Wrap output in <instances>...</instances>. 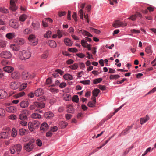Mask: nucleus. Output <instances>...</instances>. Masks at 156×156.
I'll return each mask as SVG.
<instances>
[{
    "label": "nucleus",
    "mask_w": 156,
    "mask_h": 156,
    "mask_svg": "<svg viewBox=\"0 0 156 156\" xmlns=\"http://www.w3.org/2000/svg\"><path fill=\"white\" fill-rule=\"evenodd\" d=\"M19 86L17 85V83L15 82H12L10 83V87L12 89L15 90L17 89Z\"/></svg>",
    "instance_id": "nucleus-24"
},
{
    "label": "nucleus",
    "mask_w": 156,
    "mask_h": 156,
    "mask_svg": "<svg viewBox=\"0 0 156 156\" xmlns=\"http://www.w3.org/2000/svg\"><path fill=\"white\" fill-rule=\"evenodd\" d=\"M7 95V93L5 90H0V98L3 99L5 98Z\"/></svg>",
    "instance_id": "nucleus-22"
},
{
    "label": "nucleus",
    "mask_w": 156,
    "mask_h": 156,
    "mask_svg": "<svg viewBox=\"0 0 156 156\" xmlns=\"http://www.w3.org/2000/svg\"><path fill=\"white\" fill-rule=\"evenodd\" d=\"M25 94V93L23 91L20 92L16 95V98H19V97L23 96Z\"/></svg>",
    "instance_id": "nucleus-43"
},
{
    "label": "nucleus",
    "mask_w": 156,
    "mask_h": 156,
    "mask_svg": "<svg viewBox=\"0 0 156 156\" xmlns=\"http://www.w3.org/2000/svg\"><path fill=\"white\" fill-rule=\"evenodd\" d=\"M78 66L79 64L78 63H75L72 65L69 66V67L71 69L75 70L77 69Z\"/></svg>",
    "instance_id": "nucleus-30"
},
{
    "label": "nucleus",
    "mask_w": 156,
    "mask_h": 156,
    "mask_svg": "<svg viewBox=\"0 0 156 156\" xmlns=\"http://www.w3.org/2000/svg\"><path fill=\"white\" fill-rule=\"evenodd\" d=\"M54 116V114L51 111L45 112L44 115V117L47 119H50Z\"/></svg>",
    "instance_id": "nucleus-13"
},
{
    "label": "nucleus",
    "mask_w": 156,
    "mask_h": 156,
    "mask_svg": "<svg viewBox=\"0 0 156 156\" xmlns=\"http://www.w3.org/2000/svg\"><path fill=\"white\" fill-rule=\"evenodd\" d=\"M11 77L14 79H18L20 78V75L18 71H14L11 74Z\"/></svg>",
    "instance_id": "nucleus-12"
},
{
    "label": "nucleus",
    "mask_w": 156,
    "mask_h": 156,
    "mask_svg": "<svg viewBox=\"0 0 156 156\" xmlns=\"http://www.w3.org/2000/svg\"><path fill=\"white\" fill-rule=\"evenodd\" d=\"M8 137V133L6 132H3L2 133L1 138H7Z\"/></svg>",
    "instance_id": "nucleus-46"
},
{
    "label": "nucleus",
    "mask_w": 156,
    "mask_h": 156,
    "mask_svg": "<svg viewBox=\"0 0 156 156\" xmlns=\"http://www.w3.org/2000/svg\"><path fill=\"white\" fill-rule=\"evenodd\" d=\"M64 42L65 44L68 46H71L72 45V43L70 40L68 38H66L64 39Z\"/></svg>",
    "instance_id": "nucleus-29"
},
{
    "label": "nucleus",
    "mask_w": 156,
    "mask_h": 156,
    "mask_svg": "<svg viewBox=\"0 0 156 156\" xmlns=\"http://www.w3.org/2000/svg\"><path fill=\"white\" fill-rule=\"evenodd\" d=\"M81 43L82 46L84 47H86L87 46L86 44H88L87 43V41L84 40H82L81 41Z\"/></svg>",
    "instance_id": "nucleus-53"
},
{
    "label": "nucleus",
    "mask_w": 156,
    "mask_h": 156,
    "mask_svg": "<svg viewBox=\"0 0 156 156\" xmlns=\"http://www.w3.org/2000/svg\"><path fill=\"white\" fill-rule=\"evenodd\" d=\"M44 91L41 88H39L36 90L34 92V94L37 97H39L44 94Z\"/></svg>",
    "instance_id": "nucleus-14"
},
{
    "label": "nucleus",
    "mask_w": 156,
    "mask_h": 156,
    "mask_svg": "<svg viewBox=\"0 0 156 156\" xmlns=\"http://www.w3.org/2000/svg\"><path fill=\"white\" fill-rule=\"evenodd\" d=\"M48 129V124L45 123L44 122L42 124L40 127V129L43 131H45Z\"/></svg>",
    "instance_id": "nucleus-18"
},
{
    "label": "nucleus",
    "mask_w": 156,
    "mask_h": 156,
    "mask_svg": "<svg viewBox=\"0 0 156 156\" xmlns=\"http://www.w3.org/2000/svg\"><path fill=\"white\" fill-rule=\"evenodd\" d=\"M133 124L131 126H128L127 128H126L124 130L122 131L121 133L118 136L120 137L122 135H125L129 133V130L131 129L133 127Z\"/></svg>",
    "instance_id": "nucleus-6"
},
{
    "label": "nucleus",
    "mask_w": 156,
    "mask_h": 156,
    "mask_svg": "<svg viewBox=\"0 0 156 156\" xmlns=\"http://www.w3.org/2000/svg\"><path fill=\"white\" fill-rule=\"evenodd\" d=\"M68 125V123L64 121H61L59 123V125L62 129L65 128Z\"/></svg>",
    "instance_id": "nucleus-25"
},
{
    "label": "nucleus",
    "mask_w": 156,
    "mask_h": 156,
    "mask_svg": "<svg viewBox=\"0 0 156 156\" xmlns=\"http://www.w3.org/2000/svg\"><path fill=\"white\" fill-rule=\"evenodd\" d=\"M48 44L51 48H55L57 46L56 42L53 40H50L48 41Z\"/></svg>",
    "instance_id": "nucleus-16"
},
{
    "label": "nucleus",
    "mask_w": 156,
    "mask_h": 156,
    "mask_svg": "<svg viewBox=\"0 0 156 156\" xmlns=\"http://www.w3.org/2000/svg\"><path fill=\"white\" fill-rule=\"evenodd\" d=\"M120 76L118 74L116 75H111L109 76V78L111 80L114 79H117L120 77Z\"/></svg>",
    "instance_id": "nucleus-38"
},
{
    "label": "nucleus",
    "mask_w": 156,
    "mask_h": 156,
    "mask_svg": "<svg viewBox=\"0 0 156 156\" xmlns=\"http://www.w3.org/2000/svg\"><path fill=\"white\" fill-rule=\"evenodd\" d=\"M142 16L141 14L139 12H136V13L131 15L128 18V19L134 21L136 20V18L138 17L141 18H142Z\"/></svg>",
    "instance_id": "nucleus-7"
},
{
    "label": "nucleus",
    "mask_w": 156,
    "mask_h": 156,
    "mask_svg": "<svg viewBox=\"0 0 156 156\" xmlns=\"http://www.w3.org/2000/svg\"><path fill=\"white\" fill-rule=\"evenodd\" d=\"M30 44L32 46L36 45L38 43V40L36 38L35 36L34 35H30L28 37Z\"/></svg>",
    "instance_id": "nucleus-3"
},
{
    "label": "nucleus",
    "mask_w": 156,
    "mask_h": 156,
    "mask_svg": "<svg viewBox=\"0 0 156 156\" xmlns=\"http://www.w3.org/2000/svg\"><path fill=\"white\" fill-rule=\"evenodd\" d=\"M17 0H11L10 2V9L12 11H14L17 9V7L16 5L15 2H16Z\"/></svg>",
    "instance_id": "nucleus-9"
},
{
    "label": "nucleus",
    "mask_w": 156,
    "mask_h": 156,
    "mask_svg": "<svg viewBox=\"0 0 156 156\" xmlns=\"http://www.w3.org/2000/svg\"><path fill=\"white\" fill-rule=\"evenodd\" d=\"M80 83L85 85H89L90 83V81L89 80H86L80 81Z\"/></svg>",
    "instance_id": "nucleus-48"
},
{
    "label": "nucleus",
    "mask_w": 156,
    "mask_h": 156,
    "mask_svg": "<svg viewBox=\"0 0 156 156\" xmlns=\"http://www.w3.org/2000/svg\"><path fill=\"white\" fill-rule=\"evenodd\" d=\"M51 32L50 31H48L44 34V37L46 38H48L51 37Z\"/></svg>",
    "instance_id": "nucleus-44"
},
{
    "label": "nucleus",
    "mask_w": 156,
    "mask_h": 156,
    "mask_svg": "<svg viewBox=\"0 0 156 156\" xmlns=\"http://www.w3.org/2000/svg\"><path fill=\"white\" fill-rule=\"evenodd\" d=\"M9 24L11 27L14 28H17L19 26L17 21L16 20H11L9 21Z\"/></svg>",
    "instance_id": "nucleus-10"
},
{
    "label": "nucleus",
    "mask_w": 156,
    "mask_h": 156,
    "mask_svg": "<svg viewBox=\"0 0 156 156\" xmlns=\"http://www.w3.org/2000/svg\"><path fill=\"white\" fill-rule=\"evenodd\" d=\"M20 105L22 108H25L28 106L29 103L28 101H23L21 102Z\"/></svg>",
    "instance_id": "nucleus-23"
},
{
    "label": "nucleus",
    "mask_w": 156,
    "mask_h": 156,
    "mask_svg": "<svg viewBox=\"0 0 156 156\" xmlns=\"http://www.w3.org/2000/svg\"><path fill=\"white\" fill-rule=\"evenodd\" d=\"M64 78L66 80H70L72 79V76L69 74H66L64 75L63 76Z\"/></svg>",
    "instance_id": "nucleus-28"
},
{
    "label": "nucleus",
    "mask_w": 156,
    "mask_h": 156,
    "mask_svg": "<svg viewBox=\"0 0 156 156\" xmlns=\"http://www.w3.org/2000/svg\"><path fill=\"white\" fill-rule=\"evenodd\" d=\"M52 83V80L49 77L48 78L46 81V83L48 84H51Z\"/></svg>",
    "instance_id": "nucleus-60"
},
{
    "label": "nucleus",
    "mask_w": 156,
    "mask_h": 156,
    "mask_svg": "<svg viewBox=\"0 0 156 156\" xmlns=\"http://www.w3.org/2000/svg\"><path fill=\"white\" fill-rule=\"evenodd\" d=\"M30 114L29 111L27 110H24L19 115V118L22 120H27V115Z\"/></svg>",
    "instance_id": "nucleus-2"
},
{
    "label": "nucleus",
    "mask_w": 156,
    "mask_h": 156,
    "mask_svg": "<svg viewBox=\"0 0 156 156\" xmlns=\"http://www.w3.org/2000/svg\"><path fill=\"white\" fill-rule=\"evenodd\" d=\"M31 56V54L28 51L23 50L20 51L19 54V57L21 60H26L29 58Z\"/></svg>",
    "instance_id": "nucleus-1"
},
{
    "label": "nucleus",
    "mask_w": 156,
    "mask_h": 156,
    "mask_svg": "<svg viewBox=\"0 0 156 156\" xmlns=\"http://www.w3.org/2000/svg\"><path fill=\"white\" fill-rule=\"evenodd\" d=\"M76 55L81 58H83L85 56V55L82 53H78L76 54Z\"/></svg>",
    "instance_id": "nucleus-62"
},
{
    "label": "nucleus",
    "mask_w": 156,
    "mask_h": 156,
    "mask_svg": "<svg viewBox=\"0 0 156 156\" xmlns=\"http://www.w3.org/2000/svg\"><path fill=\"white\" fill-rule=\"evenodd\" d=\"M96 103V100L95 102H94V101H93V102L91 101H89L87 104V105L90 107H93L95 106V105Z\"/></svg>",
    "instance_id": "nucleus-40"
},
{
    "label": "nucleus",
    "mask_w": 156,
    "mask_h": 156,
    "mask_svg": "<svg viewBox=\"0 0 156 156\" xmlns=\"http://www.w3.org/2000/svg\"><path fill=\"white\" fill-rule=\"evenodd\" d=\"M27 18V16L25 14H22L19 17V20L23 22Z\"/></svg>",
    "instance_id": "nucleus-35"
},
{
    "label": "nucleus",
    "mask_w": 156,
    "mask_h": 156,
    "mask_svg": "<svg viewBox=\"0 0 156 156\" xmlns=\"http://www.w3.org/2000/svg\"><path fill=\"white\" fill-rule=\"evenodd\" d=\"M122 25V23L119 20L115 21L112 24L113 26L115 28L121 26Z\"/></svg>",
    "instance_id": "nucleus-19"
},
{
    "label": "nucleus",
    "mask_w": 156,
    "mask_h": 156,
    "mask_svg": "<svg viewBox=\"0 0 156 156\" xmlns=\"http://www.w3.org/2000/svg\"><path fill=\"white\" fill-rule=\"evenodd\" d=\"M28 128L31 131H34V129H33V127L31 125V122H29L28 125Z\"/></svg>",
    "instance_id": "nucleus-58"
},
{
    "label": "nucleus",
    "mask_w": 156,
    "mask_h": 156,
    "mask_svg": "<svg viewBox=\"0 0 156 156\" xmlns=\"http://www.w3.org/2000/svg\"><path fill=\"white\" fill-rule=\"evenodd\" d=\"M31 32V31L30 29L29 28L26 29L23 31L24 33L26 34H29Z\"/></svg>",
    "instance_id": "nucleus-54"
},
{
    "label": "nucleus",
    "mask_w": 156,
    "mask_h": 156,
    "mask_svg": "<svg viewBox=\"0 0 156 156\" xmlns=\"http://www.w3.org/2000/svg\"><path fill=\"white\" fill-rule=\"evenodd\" d=\"M17 44L19 45H22L24 44L25 40L23 38H20L17 40Z\"/></svg>",
    "instance_id": "nucleus-37"
},
{
    "label": "nucleus",
    "mask_w": 156,
    "mask_h": 156,
    "mask_svg": "<svg viewBox=\"0 0 156 156\" xmlns=\"http://www.w3.org/2000/svg\"><path fill=\"white\" fill-rule=\"evenodd\" d=\"M32 26L34 30H37L40 27V24L38 22L32 23Z\"/></svg>",
    "instance_id": "nucleus-26"
},
{
    "label": "nucleus",
    "mask_w": 156,
    "mask_h": 156,
    "mask_svg": "<svg viewBox=\"0 0 156 156\" xmlns=\"http://www.w3.org/2000/svg\"><path fill=\"white\" fill-rule=\"evenodd\" d=\"M98 87L102 90H104L106 89V87L105 85H98Z\"/></svg>",
    "instance_id": "nucleus-63"
},
{
    "label": "nucleus",
    "mask_w": 156,
    "mask_h": 156,
    "mask_svg": "<svg viewBox=\"0 0 156 156\" xmlns=\"http://www.w3.org/2000/svg\"><path fill=\"white\" fill-rule=\"evenodd\" d=\"M31 125L33 127V129H35L39 127V123L37 121H34L31 123Z\"/></svg>",
    "instance_id": "nucleus-34"
},
{
    "label": "nucleus",
    "mask_w": 156,
    "mask_h": 156,
    "mask_svg": "<svg viewBox=\"0 0 156 156\" xmlns=\"http://www.w3.org/2000/svg\"><path fill=\"white\" fill-rule=\"evenodd\" d=\"M0 46L2 48L5 47L6 46L5 42L2 40H0Z\"/></svg>",
    "instance_id": "nucleus-55"
},
{
    "label": "nucleus",
    "mask_w": 156,
    "mask_h": 156,
    "mask_svg": "<svg viewBox=\"0 0 156 156\" xmlns=\"http://www.w3.org/2000/svg\"><path fill=\"white\" fill-rule=\"evenodd\" d=\"M0 11L2 13H6L8 12V11L7 9L4 8H0Z\"/></svg>",
    "instance_id": "nucleus-49"
},
{
    "label": "nucleus",
    "mask_w": 156,
    "mask_h": 156,
    "mask_svg": "<svg viewBox=\"0 0 156 156\" xmlns=\"http://www.w3.org/2000/svg\"><path fill=\"white\" fill-rule=\"evenodd\" d=\"M17 134L16 129L15 128H13L12 130V136L13 137H15Z\"/></svg>",
    "instance_id": "nucleus-39"
},
{
    "label": "nucleus",
    "mask_w": 156,
    "mask_h": 156,
    "mask_svg": "<svg viewBox=\"0 0 156 156\" xmlns=\"http://www.w3.org/2000/svg\"><path fill=\"white\" fill-rule=\"evenodd\" d=\"M22 148L21 145L20 144H17L15 146V148L17 151V152L18 154L21 150Z\"/></svg>",
    "instance_id": "nucleus-33"
},
{
    "label": "nucleus",
    "mask_w": 156,
    "mask_h": 156,
    "mask_svg": "<svg viewBox=\"0 0 156 156\" xmlns=\"http://www.w3.org/2000/svg\"><path fill=\"white\" fill-rule=\"evenodd\" d=\"M92 96L91 97L92 100L95 102L96 98L95 97L98 96V88L94 89L92 91Z\"/></svg>",
    "instance_id": "nucleus-15"
},
{
    "label": "nucleus",
    "mask_w": 156,
    "mask_h": 156,
    "mask_svg": "<svg viewBox=\"0 0 156 156\" xmlns=\"http://www.w3.org/2000/svg\"><path fill=\"white\" fill-rule=\"evenodd\" d=\"M72 17L75 21H77V14L76 12H73V14L72 15Z\"/></svg>",
    "instance_id": "nucleus-61"
},
{
    "label": "nucleus",
    "mask_w": 156,
    "mask_h": 156,
    "mask_svg": "<svg viewBox=\"0 0 156 156\" xmlns=\"http://www.w3.org/2000/svg\"><path fill=\"white\" fill-rule=\"evenodd\" d=\"M74 112V109L73 107H70L68 108L67 110L68 113H73Z\"/></svg>",
    "instance_id": "nucleus-42"
},
{
    "label": "nucleus",
    "mask_w": 156,
    "mask_h": 156,
    "mask_svg": "<svg viewBox=\"0 0 156 156\" xmlns=\"http://www.w3.org/2000/svg\"><path fill=\"white\" fill-rule=\"evenodd\" d=\"M48 55V54L47 52H46L42 54L41 55V58L42 59H45L47 58Z\"/></svg>",
    "instance_id": "nucleus-50"
},
{
    "label": "nucleus",
    "mask_w": 156,
    "mask_h": 156,
    "mask_svg": "<svg viewBox=\"0 0 156 156\" xmlns=\"http://www.w3.org/2000/svg\"><path fill=\"white\" fill-rule=\"evenodd\" d=\"M26 129H21L19 130V134L21 136H23L25 133Z\"/></svg>",
    "instance_id": "nucleus-45"
},
{
    "label": "nucleus",
    "mask_w": 156,
    "mask_h": 156,
    "mask_svg": "<svg viewBox=\"0 0 156 156\" xmlns=\"http://www.w3.org/2000/svg\"><path fill=\"white\" fill-rule=\"evenodd\" d=\"M66 85V83L65 82H62L61 83L60 85H59V87L61 88H63L65 87Z\"/></svg>",
    "instance_id": "nucleus-64"
},
{
    "label": "nucleus",
    "mask_w": 156,
    "mask_h": 156,
    "mask_svg": "<svg viewBox=\"0 0 156 156\" xmlns=\"http://www.w3.org/2000/svg\"><path fill=\"white\" fill-rule=\"evenodd\" d=\"M34 142V141L33 140L32 141H30L28 143L25 144L24 148L27 151H30L33 149L34 148V145L32 143Z\"/></svg>",
    "instance_id": "nucleus-4"
},
{
    "label": "nucleus",
    "mask_w": 156,
    "mask_h": 156,
    "mask_svg": "<svg viewBox=\"0 0 156 156\" xmlns=\"http://www.w3.org/2000/svg\"><path fill=\"white\" fill-rule=\"evenodd\" d=\"M15 36V35L14 33H7L6 35V37L9 39H12Z\"/></svg>",
    "instance_id": "nucleus-27"
},
{
    "label": "nucleus",
    "mask_w": 156,
    "mask_h": 156,
    "mask_svg": "<svg viewBox=\"0 0 156 156\" xmlns=\"http://www.w3.org/2000/svg\"><path fill=\"white\" fill-rule=\"evenodd\" d=\"M79 98L78 96L77 95H74L72 97V100L74 102L77 103L79 101Z\"/></svg>",
    "instance_id": "nucleus-36"
},
{
    "label": "nucleus",
    "mask_w": 156,
    "mask_h": 156,
    "mask_svg": "<svg viewBox=\"0 0 156 156\" xmlns=\"http://www.w3.org/2000/svg\"><path fill=\"white\" fill-rule=\"evenodd\" d=\"M33 104L37 108H39L42 109L45 107V104L43 102H34Z\"/></svg>",
    "instance_id": "nucleus-11"
},
{
    "label": "nucleus",
    "mask_w": 156,
    "mask_h": 156,
    "mask_svg": "<svg viewBox=\"0 0 156 156\" xmlns=\"http://www.w3.org/2000/svg\"><path fill=\"white\" fill-rule=\"evenodd\" d=\"M81 31L82 34L84 36H86L88 37H91L92 36V35L90 33L85 30H81Z\"/></svg>",
    "instance_id": "nucleus-31"
},
{
    "label": "nucleus",
    "mask_w": 156,
    "mask_h": 156,
    "mask_svg": "<svg viewBox=\"0 0 156 156\" xmlns=\"http://www.w3.org/2000/svg\"><path fill=\"white\" fill-rule=\"evenodd\" d=\"M31 117L34 119H40L41 118V115L37 113H34L32 114Z\"/></svg>",
    "instance_id": "nucleus-32"
},
{
    "label": "nucleus",
    "mask_w": 156,
    "mask_h": 156,
    "mask_svg": "<svg viewBox=\"0 0 156 156\" xmlns=\"http://www.w3.org/2000/svg\"><path fill=\"white\" fill-rule=\"evenodd\" d=\"M21 76L23 80H29L31 79V74L27 71H23L22 73Z\"/></svg>",
    "instance_id": "nucleus-8"
},
{
    "label": "nucleus",
    "mask_w": 156,
    "mask_h": 156,
    "mask_svg": "<svg viewBox=\"0 0 156 156\" xmlns=\"http://www.w3.org/2000/svg\"><path fill=\"white\" fill-rule=\"evenodd\" d=\"M79 13L80 15V18L81 19H83V12L82 9H80L79 11Z\"/></svg>",
    "instance_id": "nucleus-57"
},
{
    "label": "nucleus",
    "mask_w": 156,
    "mask_h": 156,
    "mask_svg": "<svg viewBox=\"0 0 156 156\" xmlns=\"http://www.w3.org/2000/svg\"><path fill=\"white\" fill-rule=\"evenodd\" d=\"M49 90L52 92L58 93L59 91V90L58 89H55L52 87H51L49 89Z\"/></svg>",
    "instance_id": "nucleus-52"
},
{
    "label": "nucleus",
    "mask_w": 156,
    "mask_h": 156,
    "mask_svg": "<svg viewBox=\"0 0 156 156\" xmlns=\"http://www.w3.org/2000/svg\"><path fill=\"white\" fill-rule=\"evenodd\" d=\"M68 51L71 52L73 53L76 52L78 51L77 49L73 48H68Z\"/></svg>",
    "instance_id": "nucleus-47"
},
{
    "label": "nucleus",
    "mask_w": 156,
    "mask_h": 156,
    "mask_svg": "<svg viewBox=\"0 0 156 156\" xmlns=\"http://www.w3.org/2000/svg\"><path fill=\"white\" fill-rule=\"evenodd\" d=\"M0 56L2 58L8 59L11 57L12 54L9 51H5L0 53Z\"/></svg>",
    "instance_id": "nucleus-5"
},
{
    "label": "nucleus",
    "mask_w": 156,
    "mask_h": 156,
    "mask_svg": "<svg viewBox=\"0 0 156 156\" xmlns=\"http://www.w3.org/2000/svg\"><path fill=\"white\" fill-rule=\"evenodd\" d=\"M4 71L9 73H11L14 70V68L11 66H6L3 68Z\"/></svg>",
    "instance_id": "nucleus-21"
},
{
    "label": "nucleus",
    "mask_w": 156,
    "mask_h": 156,
    "mask_svg": "<svg viewBox=\"0 0 156 156\" xmlns=\"http://www.w3.org/2000/svg\"><path fill=\"white\" fill-rule=\"evenodd\" d=\"M6 111L10 113H14L16 111V108L13 106H9L6 108Z\"/></svg>",
    "instance_id": "nucleus-20"
},
{
    "label": "nucleus",
    "mask_w": 156,
    "mask_h": 156,
    "mask_svg": "<svg viewBox=\"0 0 156 156\" xmlns=\"http://www.w3.org/2000/svg\"><path fill=\"white\" fill-rule=\"evenodd\" d=\"M150 119L148 115H147L145 117L142 118L140 119V124L141 125L146 123Z\"/></svg>",
    "instance_id": "nucleus-17"
},
{
    "label": "nucleus",
    "mask_w": 156,
    "mask_h": 156,
    "mask_svg": "<svg viewBox=\"0 0 156 156\" xmlns=\"http://www.w3.org/2000/svg\"><path fill=\"white\" fill-rule=\"evenodd\" d=\"M57 34H58V37L59 38H61L62 36V32L59 30H58L57 31Z\"/></svg>",
    "instance_id": "nucleus-59"
},
{
    "label": "nucleus",
    "mask_w": 156,
    "mask_h": 156,
    "mask_svg": "<svg viewBox=\"0 0 156 156\" xmlns=\"http://www.w3.org/2000/svg\"><path fill=\"white\" fill-rule=\"evenodd\" d=\"M36 143L37 145L40 147L41 146L42 144V141L39 139H37L36 140Z\"/></svg>",
    "instance_id": "nucleus-56"
},
{
    "label": "nucleus",
    "mask_w": 156,
    "mask_h": 156,
    "mask_svg": "<svg viewBox=\"0 0 156 156\" xmlns=\"http://www.w3.org/2000/svg\"><path fill=\"white\" fill-rule=\"evenodd\" d=\"M145 50L146 52L149 55H151V54L152 51H151V47L148 46V47H147L146 48Z\"/></svg>",
    "instance_id": "nucleus-41"
},
{
    "label": "nucleus",
    "mask_w": 156,
    "mask_h": 156,
    "mask_svg": "<svg viewBox=\"0 0 156 156\" xmlns=\"http://www.w3.org/2000/svg\"><path fill=\"white\" fill-rule=\"evenodd\" d=\"M11 47L13 51H19L20 50V48L15 45H12Z\"/></svg>",
    "instance_id": "nucleus-51"
}]
</instances>
